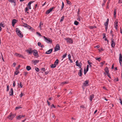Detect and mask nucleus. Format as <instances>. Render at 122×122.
Segmentation results:
<instances>
[{
  "mask_svg": "<svg viewBox=\"0 0 122 122\" xmlns=\"http://www.w3.org/2000/svg\"><path fill=\"white\" fill-rule=\"evenodd\" d=\"M53 107L54 108H56V107H55L53 104H52L51 106V107L52 108Z\"/></svg>",
  "mask_w": 122,
  "mask_h": 122,
  "instance_id": "obj_57",
  "label": "nucleus"
},
{
  "mask_svg": "<svg viewBox=\"0 0 122 122\" xmlns=\"http://www.w3.org/2000/svg\"><path fill=\"white\" fill-rule=\"evenodd\" d=\"M44 38L45 39V41L47 43L51 44L52 42V39L48 37H46L45 36Z\"/></svg>",
  "mask_w": 122,
  "mask_h": 122,
  "instance_id": "obj_2",
  "label": "nucleus"
},
{
  "mask_svg": "<svg viewBox=\"0 0 122 122\" xmlns=\"http://www.w3.org/2000/svg\"><path fill=\"white\" fill-rule=\"evenodd\" d=\"M108 23L107 22H106L104 24L105 26H108Z\"/></svg>",
  "mask_w": 122,
  "mask_h": 122,
  "instance_id": "obj_40",
  "label": "nucleus"
},
{
  "mask_svg": "<svg viewBox=\"0 0 122 122\" xmlns=\"http://www.w3.org/2000/svg\"><path fill=\"white\" fill-rule=\"evenodd\" d=\"M29 8H28V7H26L25 8V11H28L29 10Z\"/></svg>",
  "mask_w": 122,
  "mask_h": 122,
  "instance_id": "obj_55",
  "label": "nucleus"
},
{
  "mask_svg": "<svg viewBox=\"0 0 122 122\" xmlns=\"http://www.w3.org/2000/svg\"><path fill=\"white\" fill-rule=\"evenodd\" d=\"M88 81L86 80L83 83V85L84 86H88Z\"/></svg>",
  "mask_w": 122,
  "mask_h": 122,
  "instance_id": "obj_16",
  "label": "nucleus"
},
{
  "mask_svg": "<svg viewBox=\"0 0 122 122\" xmlns=\"http://www.w3.org/2000/svg\"><path fill=\"white\" fill-rule=\"evenodd\" d=\"M80 107L82 108H85V107L84 105H81L80 106Z\"/></svg>",
  "mask_w": 122,
  "mask_h": 122,
  "instance_id": "obj_59",
  "label": "nucleus"
},
{
  "mask_svg": "<svg viewBox=\"0 0 122 122\" xmlns=\"http://www.w3.org/2000/svg\"><path fill=\"white\" fill-rule=\"evenodd\" d=\"M64 16H63L62 17H61V19L60 20V22H61L63 21L64 20Z\"/></svg>",
  "mask_w": 122,
  "mask_h": 122,
  "instance_id": "obj_35",
  "label": "nucleus"
},
{
  "mask_svg": "<svg viewBox=\"0 0 122 122\" xmlns=\"http://www.w3.org/2000/svg\"><path fill=\"white\" fill-rule=\"evenodd\" d=\"M88 69H89L88 68H86V69L85 68H84V70L87 72L88 70Z\"/></svg>",
  "mask_w": 122,
  "mask_h": 122,
  "instance_id": "obj_51",
  "label": "nucleus"
},
{
  "mask_svg": "<svg viewBox=\"0 0 122 122\" xmlns=\"http://www.w3.org/2000/svg\"><path fill=\"white\" fill-rule=\"evenodd\" d=\"M64 3L63 2H62V5L61 6V10H62L63 8H64Z\"/></svg>",
  "mask_w": 122,
  "mask_h": 122,
  "instance_id": "obj_31",
  "label": "nucleus"
},
{
  "mask_svg": "<svg viewBox=\"0 0 122 122\" xmlns=\"http://www.w3.org/2000/svg\"><path fill=\"white\" fill-rule=\"evenodd\" d=\"M80 69V70H79V72L78 73V74L80 76H81L82 75V68H81Z\"/></svg>",
  "mask_w": 122,
  "mask_h": 122,
  "instance_id": "obj_20",
  "label": "nucleus"
},
{
  "mask_svg": "<svg viewBox=\"0 0 122 122\" xmlns=\"http://www.w3.org/2000/svg\"><path fill=\"white\" fill-rule=\"evenodd\" d=\"M66 0L67 1V3L68 4L70 5L71 4V2L69 1L68 0Z\"/></svg>",
  "mask_w": 122,
  "mask_h": 122,
  "instance_id": "obj_45",
  "label": "nucleus"
},
{
  "mask_svg": "<svg viewBox=\"0 0 122 122\" xmlns=\"http://www.w3.org/2000/svg\"><path fill=\"white\" fill-rule=\"evenodd\" d=\"M105 61H103V62H101L100 63V64L102 65V66L105 63Z\"/></svg>",
  "mask_w": 122,
  "mask_h": 122,
  "instance_id": "obj_48",
  "label": "nucleus"
},
{
  "mask_svg": "<svg viewBox=\"0 0 122 122\" xmlns=\"http://www.w3.org/2000/svg\"><path fill=\"white\" fill-rule=\"evenodd\" d=\"M118 20L117 19L114 22V26L116 30H118Z\"/></svg>",
  "mask_w": 122,
  "mask_h": 122,
  "instance_id": "obj_3",
  "label": "nucleus"
},
{
  "mask_svg": "<svg viewBox=\"0 0 122 122\" xmlns=\"http://www.w3.org/2000/svg\"><path fill=\"white\" fill-rule=\"evenodd\" d=\"M15 0H8V1L11 3H15Z\"/></svg>",
  "mask_w": 122,
  "mask_h": 122,
  "instance_id": "obj_34",
  "label": "nucleus"
},
{
  "mask_svg": "<svg viewBox=\"0 0 122 122\" xmlns=\"http://www.w3.org/2000/svg\"><path fill=\"white\" fill-rule=\"evenodd\" d=\"M26 70L29 71L31 69V67L30 66H27L26 67Z\"/></svg>",
  "mask_w": 122,
  "mask_h": 122,
  "instance_id": "obj_24",
  "label": "nucleus"
},
{
  "mask_svg": "<svg viewBox=\"0 0 122 122\" xmlns=\"http://www.w3.org/2000/svg\"><path fill=\"white\" fill-rule=\"evenodd\" d=\"M79 23V22L76 20H75L74 22V24L76 25H77Z\"/></svg>",
  "mask_w": 122,
  "mask_h": 122,
  "instance_id": "obj_33",
  "label": "nucleus"
},
{
  "mask_svg": "<svg viewBox=\"0 0 122 122\" xmlns=\"http://www.w3.org/2000/svg\"><path fill=\"white\" fill-rule=\"evenodd\" d=\"M78 61H76V65L77 66H78L79 68L81 69V68L82 66V63L81 62L79 63H78Z\"/></svg>",
  "mask_w": 122,
  "mask_h": 122,
  "instance_id": "obj_7",
  "label": "nucleus"
},
{
  "mask_svg": "<svg viewBox=\"0 0 122 122\" xmlns=\"http://www.w3.org/2000/svg\"><path fill=\"white\" fill-rule=\"evenodd\" d=\"M23 95L22 94V93H21L20 95V97H21L23 96Z\"/></svg>",
  "mask_w": 122,
  "mask_h": 122,
  "instance_id": "obj_63",
  "label": "nucleus"
},
{
  "mask_svg": "<svg viewBox=\"0 0 122 122\" xmlns=\"http://www.w3.org/2000/svg\"><path fill=\"white\" fill-rule=\"evenodd\" d=\"M15 82L14 81H13V86L14 87H15Z\"/></svg>",
  "mask_w": 122,
  "mask_h": 122,
  "instance_id": "obj_58",
  "label": "nucleus"
},
{
  "mask_svg": "<svg viewBox=\"0 0 122 122\" xmlns=\"http://www.w3.org/2000/svg\"><path fill=\"white\" fill-rule=\"evenodd\" d=\"M116 81H119V79L118 78H117L116 79H115Z\"/></svg>",
  "mask_w": 122,
  "mask_h": 122,
  "instance_id": "obj_64",
  "label": "nucleus"
},
{
  "mask_svg": "<svg viewBox=\"0 0 122 122\" xmlns=\"http://www.w3.org/2000/svg\"><path fill=\"white\" fill-rule=\"evenodd\" d=\"M9 95L10 96H12L13 95V91L12 88H11L10 90V91L9 92Z\"/></svg>",
  "mask_w": 122,
  "mask_h": 122,
  "instance_id": "obj_17",
  "label": "nucleus"
},
{
  "mask_svg": "<svg viewBox=\"0 0 122 122\" xmlns=\"http://www.w3.org/2000/svg\"><path fill=\"white\" fill-rule=\"evenodd\" d=\"M35 70L37 72H38L39 71V69L37 67H36L35 68Z\"/></svg>",
  "mask_w": 122,
  "mask_h": 122,
  "instance_id": "obj_47",
  "label": "nucleus"
},
{
  "mask_svg": "<svg viewBox=\"0 0 122 122\" xmlns=\"http://www.w3.org/2000/svg\"><path fill=\"white\" fill-rule=\"evenodd\" d=\"M103 38H105L106 37V34L105 33H103Z\"/></svg>",
  "mask_w": 122,
  "mask_h": 122,
  "instance_id": "obj_50",
  "label": "nucleus"
},
{
  "mask_svg": "<svg viewBox=\"0 0 122 122\" xmlns=\"http://www.w3.org/2000/svg\"><path fill=\"white\" fill-rule=\"evenodd\" d=\"M34 2V1H30V2L28 3L27 5V6L29 7V8L30 9H31V4Z\"/></svg>",
  "mask_w": 122,
  "mask_h": 122,
  "instance_id": "obj_18",
  "label": "nucleus"
},
{
  "mask_svg": "<svg viewBox=\"0 0 122 122\" xmlns=\"http://www.w3.org/2000/svg\"><path fill=\"white\" fill-rule=\"evenodd\" d=\"M9 90V86L8 85L7 86V91L8 92Z\"/></svg>",
  "mask_w": 122,
  "mask_h": 122,
  "instance_id": "obj_46",
  "label": "nucleus"
},
{
  "mask_svg": "<svg viewBox=\"0 0 122 122\" xmlns=\"http://www.w3.org/2000/svg\"><path fill=\"white\" fill-rule=\"evenodd\" d=\"M68 83V82L67 81H63L61 83V85H63L64 84H67Z\"/></svg>",
  "mask_w": 122,
  "mask_h": 122,
  "instance_id": "obj_26",
  "label": "nucleus"
},
{
  "mask_svg": "<svg viewBox=\"0 0 122 122\" xmlns=\"http://www.w3.org/2000/svg\"><path fill=\"white\" fill-rule=\"evenodd\" d=\"M21 107L20 106L16 107L15 108L16 110H18L20 108H21Z\"/></svg>",
  "mask_w": 122,
  "mask_h": 122,
  "instance_id": "obj_44",
  "label": "nucleus"
},
{
  "mask_svg": "<svg viewBox=\"0 0 122 122\" xmlns=\"http://www.w3.org/2000/svg\"><path fill=\"white\" fill-rule=\"evenodd\" d=\"M29 30L30 31L32 32H34L35 31V29L31 27H30V28Z\"/></svg>",
  "mask_w": 122,
  "mask_h": 122,
  "instance_id": "obj_32",
  "label": "nucleus"
},
{
  "mask_svg": "<svg viewBox=\"0 0 122 122\" xmlns=\"http://www.w3.org/2000/svg\"><path fill=\"white\" fill-rule=\"evenodd\" d=\"M32 61L34 65H36L37 63L39 62V61L38 60H34Z\"/></svg>",
  "mask_w": 122,
  "mask_h": 122,
  "instance_id": "obj_19",
  "label": "nucleus"
},
{
  "mask_svg": "<svg viewBox=\"0 0 122 122\" xmlns=\"http://www.w3.org/2000/svg\"><path fill=\"white\" fill-rule=\"evenodd\" d=\"M68 56L69 59H71V56L70 54H69L68 55Z\"/></svg>",
  "mask_w": 122,
  "mask_h": 122,
  "instance_id": "obj_54",
  "label": "nucleus"
},
{
  "mask_svg": "<svg viewBox=\"0 0 122 122\" xmlns=\"http://www.w3.org/2000/svg\"><path fill=\"white\" fill-rule=\"evenodd\" d=\"M17 20L15 19H14L12 20V23L13 26L14 27L15 24L16 23Z\"/></svg>",
  "mask_w": 122,
  "mask_h": 122,
  "instance_id": "obj_12",
  "label": "nucleus"
},
{
  "mask_svg": "<svg viewBox=\"0 0 122 122\" xmlns=\"http://www.w3.org/2000/svg\"><path fill=\"white\" fill-rule=\"evenodd\" d=\"M96 60H97L99 61H100L101 60V58L99 57L97 58V57L95 58Z\"/></svg>",
  "mask_w": 122,
  "mask_h": 122,
  "instance_id": "obj_28",
  "label": "nucleus"
},
{
  "mask_svg": "<svg viewBox=\"0 0 122 122\" xmlns=\"http://www.w3.org/2000/svg\"><path fill=\"white\" fill-rule=\"evenodd\" d=\"M107 75L110 78H111V77L110 76V74H109V73L108 74H107Z\"/></svg>",
  "mask_w": 122,
  "mask_h": 122,
  "instance_id": "obj_60",
  "label": "nucleus"
},
{
  "mask_svg": "<svg viewBox=\"0 0 122 122\" xmlns=\"http://www.w3.org/2000/svg\"><path fill=\"white\" fill-rule=\"evenodd\" d=\"M36 34L37 35H38V36H42L41 34L38 32H36Z\"/></svg>",
  "mask_w": 122,
  "mask_h": 122,
  "instance_id": "obj_43",
  "label": "nucleus"
},
{
  "mask_svg": "<svg viewBox=\"0 0 122 122\" xmlns=\"http://www.w3.org/2000/svg\"><path fill=\"white\" fill-rule=\"evenodd\" d=\"M53 51L52 49H49L48 50L46 51L45 52V54H50Z\"/></svg>",
  "mask_w": 122,
  "mask_h": 122,
  "instance_id": "obj_15",
  "label": "nucleus"
},
{
  "mask_svg": "<svg viewBox=\"0 0 122 122\" xmlns=\"http://www.w3.org/2000/svg\"><path fill=\"white\" fill-rule=\"evenodd\" d=\"M80 18H81V17L80 16H78V17L77 19V20L79 21H81Z\"/></svg>",
  "mask_w": 122,
  "mask_h": 122,
  "instance_id": "obj_42",
  "label": "nucleus"
},
{
  "mask_svg": "<svg viewBox=\"0 0 122 122\" xmlns=\"http://www.w3.org/2000/svg\"><path fill=\"white\" fill-rule=\"evenodd\" d=\"M55 7H52L51 8H50L46 12V14H49L54 9Z\"/></svg>",
  "mask_w": 122,
  "mask_h": 122,
  "instance_id": "obj_8",
  "label": "nucleus"
},
{
  "mask_svg": "<svg viewBox=\"0 0 122 122\" xmlns=\"http://www.w3.org/2000/svg\"><path fill=\"white\" fill-rule=\"evenodd\" d=\"M32 52H33V54L35 56H36L38 55V53L37 51L36 50H34Z\"/></svg>",
  "mask_w": 122,
  "mask_h": 122,
  "instance_id": "obj_14",
  "label": "nucleus"
},
{
  "mask_svg": "<svg viewBox=\"0 0 122 122\" xmlns=\"http://www.w3.org/2000/svg\"><path fill=\"white\" fill-rule=\"evenodd\" d=\"M88 63V64H89V65H90L92 64V62H90L89 61H87Z\"/></svg>",
  "mask_w": 122,
  "mask_h": 122,
  "instance_id": "obj_52",
  "label": "nucleus"
},
{
  "mask_svg": "<svg viewBox=\"0 0 122 122\" xmlns=\"http://www.w3.org/2000/svg\"><path fill=\"white\" fill-rule=\"evenodd\" d=\"M112 43L111 44V46L113 47L114 48L115 45V43L114 42V39H111Z\"/></svg>",
  "mask_w": 122,
  "mask_h": 122,
  "instance_id": "obj_10",
  "label": "nucleus"
},
{
  "mask_svg": "<svg viewBox=\"0 0 122 122\" xmlns=\"http://www.w3.org/2000/svg\"><path fill=\"white\" fill-rule=\"evenodd\" d=\"M59 60L58 59H57L54 62V64L56 65H57L58 63Z\"/></svg>",
  "mask_w": 122,
  "mask_h": 122,
  "instance_id": "obj_29",
  "label": "nucleus"
},
{
  "mask_svg": "<svg viewBox=\"0 0 122 122\" xmlns=\"http://www.w3.org/2000/svg\"><path fill=\"white\" fill-rule=\"evenodd\" d=\"M60 50V45L59 44H57L54 48V52L58 51Z\"/></svg>",
  "mask_w": 122,
  "mask_h": 122,
  "instance_id": "obj_6",
  "label": "nucleus"
},
{
  "mask_svg": "<svg viewBox=\"0 0 122 122\" xmlns=\"http://www.w3.org/2000/svg\"><path fill=\"white\" fill-rule=\"evenodd\" d=\"M64 39L66 41L67 43L70 44H72L73 43V40L71 38L66 37L64 38Z\"/></svg>",
  "mask_w": 122,
  "mask_h": 122,
  "instance_id": "obj_4",
  "label": "nucleus"
},
{
  "mask_svg": "<svg viewBox=\"0 0 122 122\" xmlns=\"http://www.w3.org/2000/svg\"><path fill=\"white\" fill-rule=\"evenodd\" d=\"M119 62L121 66H122V55L120 53L119 55Z\"/></svg>",
  "mask_w": 122,
  "mask_h": 122,
  "instance_id": "obj_9",
  "label": "nucleus"
},
{
  "mask_svg": "<svg viewBox=\"0 0 122 122\" xmlns=\"http://www.w3.org/2000/svg\"><path fill=\"white\" fill-rule=\"evenodd\" d=\"M69 60L70 61L71 63H72L73 62V61L72 60H71V59H69Z\"/></svg>",
  "mask_w": 122,
  "mask_h": 122,
  "instance_id": "obj_62",
  "label": "nucleus"
},
{
  "mask_svg": "<svg viewBox=\"0 0 122 122\" xmlns=\"http://www.w3.org/2000/svg\"><path fill=\"white\" fill-rule=\"evenodd\" d=\"M56 65L54 64H52L50 66L52 68H54L56 67Z\"/></svg>",
  "mask_w": 122,
  "mask_h": 122,
  "instance_id": "obj_25",
  "label": "nucleus"
},
{
  "mask_svg": "<svg viewBox=\"0 0 122 122\" xmlns=\"http://www.w3.org/2000/svg\"><path fill=\"white\" fill-rule=\"evenodd\" d=\"M16 31L17 35L20 37L22 38L23 36V35L21 31L18 28H16Z\"/></svg>",
  "mask_w": 122,
  "mask_h": 122,
  "instance_id": "obj_1",
  "label": "nucleus"
},
{
  "mask_svg": "<svg viewBox=\"0 0 122 122\" xmlns=\"http://www.w3.org/2000/svg\"><path fill=\"white\" fill-rule=\"evenodd\" d=\"M105 72L107 74H108L109 73V70L108 69L107 67H106L105 69Z\"/></svg>",
  "mask_w": 122,
  "mask_h": 122,
  "instance_id": "obj_21",
  "label": "nucleus"
},
{
  "mask_svg": "<svg viewBox=\"0 0 122 122\" xmlns=\"http://www.w3.org/2000/svg\"><path fill=\"white\" fill-rule=\"evenodd\" d=\"M26 52L29 54H31L32 53L33 51L32 50L31 48H30L26 51Z\"/></svg>",
  "mask_w": 122,
  "mask_h": 122,
  "instance_id": "obj_11",
  "label": "nucleus"
},
{
  "mask_svg": "<svg viewBox=\"0 0 122 122\" xmlns=\"http://www.w3.org/2000/svg\"><path fill=\"white\" fill-rule=\"evenodd\" d=\"M94 98V95L93 94L91 95L90 96L89 99L90 100L92 101V99Z\"/></svg>",
  "mask_w": 122,
  "mask_h": 122,
  "instance_id": "obj_22",
  "label": "nucleus"
},
{
  "mask_svg": "<svg viewBox=\"0 0 122 122\" xmlns=\"http://www.w3.org/2000/svg\"><path fill=\"white\" fill-rule=\"evenodd\" d=\"M89 27L90 29H92L94 28H96V27L95 26H91Z\"/></svg>",
  "mask_w": 122,
  "mask_h": 122,
  "instance_id": "obj_30",
  "label": "nucleus"
},
{
  "mask_svg": "<svg viewBox=\"0 0 122 122\" xmlns=\"http://www.w3.org/2000/svg\"><path fill=\"white\" fill-rule=\"evenodd\" d=\"M20 88L22 87L23 85L21 83V82H20Z\"/></svg>",
  "mask_w": 122,
  "mask_h": 122,
  "instance_id": "obj_49",
  "label": "nucleus"
},
{
  "mask_svg": "<svg viewBox=\"0 0 122 122\" xmlns=\"http://www.w3.org/2000/svg\"><path fill=\"white\" fill-rule=\"evenodd\" d=\"M21 54L18 53H16L15 54V55L19 57H21Z\"/></svg>",
  "mask_w": 122,
  "mask_h": 122,
  "instance_id": "obj_27",
  "label": "nucleus"
},
{
  "mask_svg": "<svg viewBox=\"0 0 122 122\" xmlns=\"http://www.w3.org/2000/svg\"><path fill=\"white\" fill-rule=\"evenodd\" d=\"M19 71H15V74L16 75H17L19 73Z\"/></svg>",
  "mask_w": 122,
  "mask_h": 122,
  "instance_id": "obj_41",
  "label": "nucleus"
},
{
  "mask_svg": "<svg viewBox=\"0 0 122 122\" xmlns=\"http://www.w3.org/2000/svg\"><path fill=\"white\" fill-rule=\"evenodd\" d=\"M47 102L48 103V105L49 106H50V102L48 101V100H47Z\"/></svg>",
  "mask_w": 122,
  "mask_h": 122,
  "instance_id": "obj_61",
  "label": "nucleus"
},
{
  "mask_svg": "<svg viewBox=\"0 0 122 122\" xmlns=\"http://www.w3.org/2000/svg\"><path fill=\"white\" fill-rule=\"evenodd\" d=\"M37 45L39 46H40L41 45V43L40 42H38L37 43Z\"/></svg>",
  "mask_w": 122,
  "mask_h": 122,
  "instance_id": "obj_53",
  "label": "nucleus"
},
{
  "mask_svg": "<svg viewBox=\"0 0 122 122\" xmlns=\"http://www.w3.org/2000/svg\"><path fill=\"white\" fill-rule=\"evenodd\" d=\"M15 114H12L11 113L9 115L8 117V118L9 119L11 120L15 116Z\"/></svg>",
  "mask_w": 122,
  "mask_h": 122,
  "instance_id": "obj_5",
  "label": "nucleus"
},
{
  "mask_svg": "<svg viewBox=\"0 0 122 122\" xmlns=\"http://www.w3.org/2000/svg\"><path fill=\"white\" fill-rule=\"evenodd\" d=\"M116 10L117 9L116 8H115L114 9V17L115 18L116 17Z\"/></svg>",
  "mask_w": 122,
  "mask_h": 122,
  "instance_id": "obj_23",
  "label": "nucleus"
},
{
  "mask_svg": "<svg viewBox=\"0 0 122 122\" xmlns=\"http://www.w3.org/2000/svg\"><path fill=\"white\" fill-rule=\"evenodd\" d=\"M23 26L25 27L27 29H30V27H31L30 26H29L27 24L25 23H24L23 25Z\"/></svg>",
  "mask_w": 122,
  "mask_h": 122,
  "instance_id": "obj_13",
  "label": "nucleus"
},
{
  "mask_svg": "<svg viewBox=\"0 0 122 122\" xmlns=\"http://www.w3.org/2000/svg\"><path fill=\"white\" fill-rule=\"evenodd\" d=\"M118 3H122V0H119L118 1Z\"/></svg>",
  "mask_w": 122,
  "mask_h": 122,
  "instance_id": "obj_56",
  "label": "nucleus"
},
{
  "mask_svg": "<svg viewBox=\"0 0 122 122\" xmlns=\"http://www.w3.org/2000/svg\"><path fill=\"white\" fill-rule=\"evenodd\" d=\"M67 55V54L66 53H65L62 56V58H64L66 57V56Z\"/></svg>",
  "mask_w": 122,
  "mask_h": 122,
  "instance_id": "obj_37",
  "label": "nucleus"
},
{
  "mask_svg": "<svg viewBox=\"0 0 122 122\" xmlns=\"http://www.w3.org/2000/svg\"><path fill=\"white\" fill-rule=\"evenodd\" d=\"M43 25V24L42 23H41V22L40 23V24H39V27L40 28L41 30V27H42L41 25Z\"/></svg>",
  "mask_w": 122,
  "mask_h": 122,
  "instance_id": "obj_39",
  "label": "nucleus"
},
{
  "mask_svg": "<svg viewBox=\"0 0 122 122\" xmlns=\"http://www.w3.org/2000/svg\"><path fill=\"white\" fill-rule=\"evenodd\" d=\"M22 118L21 115H19L17 117V119H19Z\"/></svg>",
  "mask_w": 122,
  "mask_h": 122,
  "instance_id": "obj_38",
  "label": "nucleus"
},
{
  "mask_svg": "<svg viewBox=\"0 0 122 122\" xmlns=\"http://www.w3.org/2000/svg\"><path fill=\"white\" fill-rule=\"evenodd\" d=\"M0 26L3 27H5V26L4 25L2 22H1L0 24Z\"/></svg>",
  "mask_w": 122,
  "mask_h": 122,
  "instance_id": "obj_36",
  "label": "nucleus"
}]
</instances>
